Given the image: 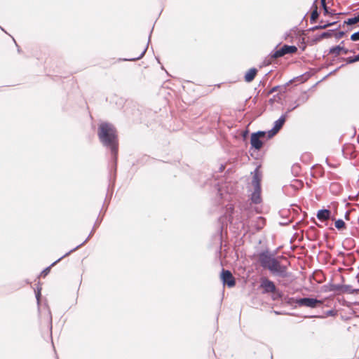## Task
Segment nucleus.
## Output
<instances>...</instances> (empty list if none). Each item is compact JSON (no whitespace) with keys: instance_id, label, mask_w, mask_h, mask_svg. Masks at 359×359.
I'll use <instances>...</instances> for the list:
<instances>
[{"instance_id":"obj_2","label":"nucleus","mask_w":359,"mask_h":359,"mask_svg":"<svg viewBox=\"0 0 359 359\" xmlns=\"http://www.w3.org/2000/svg\"><path fill=\"white\" fill-rule=\"evenodd\" d=\"M259 260L262 266L268 269L271 273L278 274L283 277L286 276L287 267L281 265L276 258L268 252L259 254Z\"/></svg>"},{"instance_id":"obj_25","label":"nucleus","mask_w":359,"mask_h":359,"mask_svg":"<svg viewBox=\"0 0 359 359\" xmlns=\"http://www.w3.org/2000/svg\"><path fill=\"white\" fill-rule=\"evenodd\" d=\"M50 271V266L49 267H47L46 269H45L42 273H41V275L43 276H46Z\"/></svg>"},{"instance_id":"obj_30","label":"nucleus","mask_w":359,"mask_h":359,"mask_svg":"<svg viewBox=\"0 0 359 359\" xmlns=\"http://www.w3.org/2000/svg\"><path fill=\"white\" fill-rule=\"evenodd\" d=\"M348 216H349V212H348V211H347V212H346V214H345V218H346V219H348Z\"/></svg>"},{"instance_id":"obj_20","label":"nucleus","mask_w":359,"mask_h":359,"mask_svg":"<svg viewBox=\"0 0 359 359\" xmlns=\"http://www.w3.org/2000/svg\"><path fill=\"white\" fill-rule=\"evenodd\" d=\"M325 161H326L327 165L330 168H336L339 166V163L337 162H336V161L331 162V161L329 158H327Z\"/></svg>"},{"instance_id":"obj_8","label":"nucleus","mask_w":359,"mask_h":359,"mask_svg":"<svg viewBox=\"0 0 359 359\" xmlns=\"http://www.w3.org/2000/svg\"><path fill=\"white\" fill-rule=\"evenodd\" d=\"M308 100H309V95H307V93L306 92L302 93L298 97L297 100H296V104L294 106H293L292 107H291L290 109H289L288 111H291L294 110L299 105L306 102Z\"/></svg>"},{"instance_id":"obj_27","label":"nucleus","mask_w":359,"mask_h":359,"mask_svg":"<svg viewBox=\"0 0 359 359\" xmlns=\"http://www.w3.org/2000/svg\"><path fill=\"white\" fill-rule=\"evenodd\" d=\"M321 4L324 8V10L325 12H327V6H326V4H325V0H321Z\"/></svg>"},{"instance_id":"obj_17","label":"nucleus","mask_w":359,"mask_h":359,"mask_svg":"<svg viewBox=\"0 0 359 359\" xmlns=\"http://www.w3.org/2000/svg\"><path fill=\"white\" fill-rule=\"evenodd\" d=\"M358 22H359V15L353 18H348L346 21H345V23L349 25H352Z\"/></svg>"},{"instance_id":"obj_9","label":"nucleus","mask_w":359,"mask_h":359,"mask_svg":"<svg viewBox=\"0 0 359 359\" xmlns=\"http://www.w3.org/2000/svg\"><path fill=\"white\" fill-rule=\"evenodd\" d=\"M330 215L331 212L329 210L323 209L318 211L316 216L319 220L325 222L330 219Z\"/></svg>"},{"instance_id":"obj_18","label":"nucleus","mask_w":359,"mask_h":359,"mask_svg":"<svg viewBox=\"0 0 359 359\" xmlns=\"http://www.w3.org/2000/svg\"><path fill=\"white\" fill-rule=\"evenodd\" d=\"M334 225H335V227L340 230L341 229H344L345 227V223L341 219H339L335 221V223H334Z\"/></svg>"},{"instance_id":"obj_19","label":"nucleus","mask_w":359,"mask_h":359,"mask_svg":"<svg viewBox=\"0 0 359 359\" xmlns=\"http://www.w3.org/2000/svg\"><path fill=\"white\" fill-rule=\"evenodd\" d=\"M347 64H351L359 61V54L354 57H349L346 60Z\"/></svg>"},{"instance_id":"obj_11","label":"nucleus","mask_w":359,"mask_h":359,"mask_svg":"<svg viewBox=\"0 0 359 359\" xmlns=\"http://www.w3.org/2000/svg\"><path fill=\"white\" fill-rule=\"evenodd\" d=\"M251 200L255 203H259L261 202V187H254Z\"/></svg>"},{"instance_id":"obj_6","label":"nucleus","mask_w":359,"mask_h":359,"mask_svg":"<svg viewBox=\"0 0 359 359\" xmlns=\"http://www.w3.org/2000/svg\"><path fill=\"white\" fill-rule=\"evenodd\" d=\"M221 279L224 285L229 287H232L236 285V280L232 273L229 270L222 269L221 273Z\"/></svg>"},{"instance_id":"obj_22","label":"nucleus","mask_w":359,"mask_h":359,"mask_svg":"<svg viewBox=\"0 0 359 359\" xmlns=\"http://www.w3.org/2000/svg\"><path fill=\"white\" fill-rule=\"evenodd\" d=\"M318 17V13L317 10H314L311 15V21H315Z\"/></svg>"},{"instance_id":"obj_1","label":"nucleus","mask_w":359,"mask_h":359,"mask_svg":"<svg viewBox=\"0 0 359 359\" xmlns=\"http://www.w3.org/2000/svg\"><path fill=\"white\" fill-rule=\"evenodd\" d=\"M98 137L104 146L111 148L112 155L116 156L118 147L116 130L115 128L108 123H101L99 127Z\"/></svg>"},{"instance_id":"obj_16","label":"nucleus","mask_w":359,"mask_h":359,"mask_svg":"<svg viewBox=\"0 0 359 359\" xmlns=\"http://www.w3.org/2000/svg\"><path fill=\"white\" fill-rule=\"evenodd\" d=\"M283 55H285V54H284V51H283L282 48H280V49L276 50L275 51H273L271 53V56L273 58H278V57H282Z\"/></svg>"},{"instance_id":"obj_14","label":"nucleus","mask_w":359,"mask_h":359,"mask_svg":"<svg viewBox=\"0 0 359 359\" xmlns=\"http://www.w3.org/2000/svg\"><path fill=\"white\" fill-rule=\"evenodd\" d=\"M255 222V229L259 231L265 226L266 220L262 217H257Z\"/></svg>"},{"instance_id":"obj_26","label":"nucleus","mask_w":359,"mask_h":359,"mask_svg":"<svg viewBox=\"0 0 359 359\" xmlns=\"http://www.w3.org/2000/svg\"><path fill=\"white\" fill-rule=\"evenodd\" d=\"M48 321L50 322V324L51 325L52 323V316H51V313H50V311L49 309H48Z\"/></svg>"},{"instance_id":"obj_23","label":"nucleus","mask_w":359,"mask_h":359,"mask_svg":"<svg viewBox=\"0 0 359 359\" xmlns=\"http://www.w3.org/2000/svg\"><path fill=\"white\" fill-rule=\"evenodd\" d=\"M351 39L353 41H359V31L353 33L351 36Z\"/></svg>"},{"instance_id":"obj_7","label":"nucleus","mask_w":359,"mask_h":359,"mask_svg":"<svg viewBox=\"0 0 359 359\" xmlns=\"http://www.w3.org/2000/svg\"><path fill=\"white\" fill-rule=\"evenodd\" d=\"M260 287L264 290V293L275 292L276 290L273 282L266 278H262Z\"/></svg>"},{"instance_id":"obj_33","label":"nucleus","mask_w":359,"mask_h":359,"mask_svg":"<svg viewBox=\"0 0 359 359\" xmlns=\"http://www.w3.org/2000/svg\"><path fill=\"white\" fill-rule=\"evenodd\" d=\"M333 313H334V311H330L328 312V313H329L330 315H332V314H333Z\"/></svg>"},{"instance_id":"obj_21","label":"nucleus","mask_w":359,"mask_h":359,"mask_svg":"<svg viewBox=\"0 0 359 359\" xmlns=\"http://www.w3.org/2000/svg\"><path fill=\"white\" fill-rule=\"evenodd\" d=\"M147 47L144 48L139 56H137L136 57H133V58L127 59L126 60L134 61V60H140V58H142L144 56V55L145 54V53L147 51Z\"/></svg>"},{"instance_id":"obj_10","label":"nucleus","mask_w":359,"mask_h":359,"mask_svg":"<svg viewBox=\"0 0 359 359\" xmlns=\"http://www.w3.org/2000/svg\"><path fill=\"white\" fill-rule=\"evenodd\" d=\"M349 52V50L346 48H345L344 46H341V45L334 46L330 49V53L334 55H339L341 53H343L344 54H347Z\"/></svg>"},{"instance_id":"obj_32","label":"nucleus","mask_w":359,"mask_h":359,"mask_svg":"<svg viewBox=\"0 0 359 359\" xmlns=\"http://www.w3.org/2000/svg\"><path fill=\"white\" fill-rule=\"evenodd\" d=\"M62 259V257H61V258H60V259H58L56 262H55L54 263H53L51 266L54 265L55 263H57V262L60 261V259Z\"/></svg>"},{"instance_id":"obj_15","label":"nucleus","mask_w":359,"mask_h":359,"mask_svg":"<svg viewBox=\"0 0 359 359\" xmlns=\"http://www.w3.org/2000/svg\"><path fill=\"white\" fill-rule=\"evenodd\" d=\"M282 48L284 51L285 55L289 54V53H294L297 50V48L294 46L284 45L282 47Z\"/></svg>"},{"instance_id":"obj_4","label":"nucleus","mask_w":359,"mask_h":359,"mask_svg":"<svg viewBox=\"0 0 359 359\" xmlns=\"http://www.w3.org/2000/svg\"><path fill=\"white\" fill-rule=\"evenodd\" d=\"M295 303L299 306H306L309 308H316L322 304L320 300L314 298H299L295 299Z\"/></svg>"},{"instance_id":"obj_12","label":"nucleus","mask_w":359,"mask_h":359,"mask_svg":"<svg viewBox=\"0 0 359 359\" xmlns=\"http://www.w3.org/2000/svg\"><path fill=\"white\" fill-rule=\"evenodd\" d=\"M260 181H261V175L259 172L258 168H256L254 172V176L252 179V184L254 187H260Z\"/></svg>"},{"instance_id":"obj_29","label":"nucleus","mask_w":359,"mask_h":359,"mask_svg":"<svg viewBox=\"0 0 359 359\" xmlns=\"http://www.w3.org/2000/svg\"><path fill=\"white\" fill-rule=\"evenodd\" d=\"M85 242H86V241H85L82 243V245H83ZM81 245V244L80 245L76 246L74 249H73V250H70L69 252L66 253V255H68L70 252H73L74 250H76V249H78Z\"/></svg>"},{"instance_id":"obj_5","label":"nucleus","mask_w":359,"mask_h":359,"mask_svg":"<svg viewBox=\"0 0 359 359\" xmlns=\"http://www.w3.org/2000/svg\"><path fill=\"white\" fill-rule=\"evenodd\" d=\"M286 114L282 115L278 120L274 122L273 127L272 129L269 130L267 133V138L270 139L273 137L279 130L283 127L284 123L285 122Z\"/></svg>"},{"instance_id":"obj_28","label":"nucleus","mask_w":359,"mask_h":359,"mask_svg":"<svg viewBox=\"0 0 359 359\" xmlns=\"http://www.w3.org/2000/svg\"><path fill=\"white\" fill-rule=\"evenodd\" d=\"M330 36V34L328 33V32H323L322 34H321V37L322 38H327Z\"/></svg>"},{"instance_id":"obj_24","label":"nucleus","mask_w":359,"mask_h":359,"mask_svg":"<svg viewBox=\"0 0 359 359\" xmlns=\"http://www.w3.org/2000/svg\"><path fill=\"white\" fill-rule=\"evenodd\" d=\"M35 293H36V299L37 301V304H38V305H39L40 297H41V290L39 289Z\"/></svg>"},{"instance_id":"obj_3","label":"nucleus","mask_w":359,"mask_h":359,"mask_svg":"<svg viewBox=\"0 0 359 359\" xmlns=\"http://www.w3.org/2000/svg\"><path fill=\"white\" fill-rule=\"evenodd\" d=\"M267 133L265 131H258L251 135L250 144L252 148L259 150L262 145L263 142L262 139L267 140Z\"/></svg>"},{"instance_id":"obj_13","label":"nucleus","mask_w":359,"mask_h":359,"mask_svg":"<svg viewBox=\"0 0 359 359\" xmlns=\"http://www.w3.org/2000/svg\"><path fill=\"white\" fill-rule=\"evenodd\" d=\"M257 72V70L255 68H252L249 69L245 75V80L247 82H251L255 79Z\"/></svg>"},{"instance_id":"obj_31","label":"nucleus","mask_w":359,"mask_h":359,"mask_svg":"<svg viewBox=\"0 0 359 359\" xmlns=\"http://www.w3.org/2000/svg\"><path fill=\"white\" fill-rule=\"evenodd\" d=\"M278 88V87H273L271 90V93H273L276 90V89Z\"/></svg>"}]
</instances>
